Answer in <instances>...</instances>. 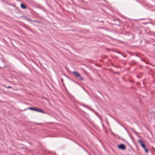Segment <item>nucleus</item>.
Masks as SVG:
<instances>
[{
    "instance_id": "nucleus-2",
    "label": "nucleus",
    "mask_w": 155,
    "mask_h": 155,
    "mask_svg": "<svg viewBox=\"0 0 155 155\" xmlns=\"http://www.w3.org/2000/svg\"><path fill=\"white\" fill-rule=\"evenodd\" d=\"M73 73L74 75L76 77H78L79 78L80 80H83V78L81 76L80 74L78 73V72L76 71H74L73 72Z\"/></svg>"
},
{
    "instance_id": "nucleus-1",
    "label": "nucleus",
    "mask_w": 155,
    "mask_h": 155,
    "mask_svg": "<svg viewBox=\"0 0 155 155\" xmlns=\"http://www.w3.org/2000/svg\"><path fill=\"white\" fill-rule=\"evenodd\" d=\"M138 142L140 144V146L144 149L146 153H148V150L146 148L145 145L143 140H138Z\"/></svg>"
},
{
    "instance_id": "nucleus-10",
    "label": "nucleus",
    "mask_w": 155,
    "mask_h": 155,
    "mask_svg": "<svg viewBox=\"0 0 155 155\" xmlns=\"http://www.w3.org/2000/svg\"><path fill=\"white\" fill-rule=\"evenodd\" d=\"M67 79H68V80L69 79V78L68 77H67Z\"/></svg>"
},
{
    "instance_id": "nucleus-8",
    "label": "nucleus",
    "mask_w": 155,
    "mask_h": 155,
    "mask_svg": "<svg viewBox=\"0 0 155 155\" xmlns=\"http://www.w3.org/2000/svg\"><path fill=\"white\" fill-rule=\"evenodd\" d=\"M61 81L62 82L63 84H64V82H63V79H61Z\"/></svg>"
},
{
    "instance_id": "nucleus-12",
    "label": "nucleus",
    "mask_w": 155,
    "mask_h": 155,
    "mask_svg": "<svg viewBox=\"0 0 155 155\" xmlns=\"http://www.w3.org/2000/svg\"><path fill=\"white\" fill-rule=\"evenodd\" d=\"M0 67H2V66H0Z\"/></svg>"
},
{
    "instance_id": "nucleus-6",
    "label": "nucleus",
    "mask_w": 155,
    "mask_h": 155,
    "mask_svg": "<svg viewBox=\"0 0 155 155\" xmlns=\"http://www.w3.org/2000/svg\"><path fill=\"white\" fill-rule=\"evenodd\" d=\"M35 108H33V107H29L28 108V109H29L31 110H35Z\"/></svg>"
},
{
    "instance_id": "nucleus-9",
    "label": "nucleus",
    "mask_w": 155,
    "mask_h": 155,
    "mask_svg": "<svg viewBox=\"0 0 155 155\" xmlns=\"http://www.w3.org/2000/svg\"><path fill=\"white\" fill-rule=\"evenodd\" d=\"M28 19L29 20V21H31V20L30 19Z\"/></svg>"
},
{
    "instance_id": "nucleus-5",
    "label": "nucleus",
    "mask_w": 155,
    "mask_h": 155,
    "mask_svg": "<svg viewBox=\"0 0 155 155\" xmlns=\"http://www.w3.org/2000/svg\"><path fill=\"white\" fill-rule=\"evenodd\" d=\"M21 7L24 9H25L27 8V6L26 5L23 4V3H21L20 5Z\"/></svg>"
},
{
    "instance_id": "nucleus-7",
    "label": "nucleus",
    "mask_w": 155,
    "mask_h": 155,
    "mask_svg": "<svg viewBox=\"0 0 155 155\" xmlns=\"http://www.w3.org/2000/svg\"><path fill=\"white\" fill-rule=\"evenodd\" d=\"M5 87L8 88H10L12 87L10 86H8V87H7L6 86H5Z\"/></svg>"
},
{
    "instance_id": "nucleus-11",
    "label": "nucleus",
    "mask_w": 155,
    "mask_h": 155,
    "mask_svg": "<svg viewBox=\"0 0 155 155\" xmlns=\"http://www.w3.org/2000/svg\"><path fill=\"white\" fill-rule=\"evenodd\" d=\"M66 83H67L68 82L67 81V80H66Z\"/></svg>"
},
{
    "instance_id": "nucleus-3",
    "label": "nucleus",
    "mask_w": 155,
    "mask_h": 155,
    "mask_svg": "<svg viewBox=\"0 0 155 155\" xmlns=\"http://www.w3.org/2000/svg\"><path fill=\"white\" fill-rule=\"evenodd\" d=\"M118 147L119 149L122 150H124L126 149V147L123 144L119 145L118 146Z\"/></svg>"
},
{
    "instance_id": "nucleus-4",
    "label": "nucleus",
    "mask_w": 155,
    "mask_h": 155,
    "mask_svg": "<svg viewBox=\"0 0 155 155\" xmlns=\"http://www.w3.org/2000/svg\"><path fill=\"white\" fill-rule=\"evenodd\" d=\"M35 111L37 112L42 113H45V112L43 111L42 110L38 108H35Z\"/></svg>"
}]
</instances>
